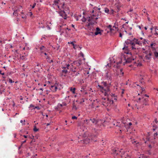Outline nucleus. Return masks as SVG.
<instances>
[{"mask_svg":"<svg viewBox=\"0 0 158 158\" xmlns=\"http://www.w3.org/2000/svg\"><path fill=\"white\" fill-rule=\"evenodd\" d=\"M101 85H98L99 89L100 91L105 96H108L110 93V88L111 86V84H107L106 81H103L101 82Z\"/></svg>","mask_w":158,"mask_h":158,"instance_id":"nucleus-1","label":"nucleus"},{"mask_svg":"<svg viewBox=\"0 0 158 158\" xmlns=\"http://www.w3.org/2000/svg\"><path fill=\"white\" fill-rule=\"evenodd\" d=\"M122 150V149H119L117 148H114L111 149V153L114 156L118 155L119 154L121 153L122 152L120 150Z\"/></svg>","mask_w":158,"mask_h":158,"instance_id":"nucleus-2","label":"nucleus"},{"mask_svg":"<svg viewBox=\"0 0 158 158\" xmlns=\"http://www.w3.org/2000/svg\"><path fill=\"white\" fill-rule=\"evenodd\" d=\"M144 53L146 54V55L145 56V58L146 59L149 60L151 58V56L152 55V53L150 50H146Z\"/></svg>","mask_w":158,"mask_h":158,"instance_id":"nucleus-3","label":"nucleus"},{"mask_svg":"<svg viewBox=\"0 0 158 158\" xmlns=\"http://www.w3.org/2000/svg\"><path fill=\"white\" fill-rule=\"evenodd\" d=\"M148 98H144V97H142L141 98V102H140L141 104H142V108L144 107V106H147L148 105Z\"/></svg>","mask_w":158,"mask_h":158,"instance_id":"nucleus-4","label":"nucleus"},{"mask_svg":"<svg viewBox=\"0 0 158 158\" xmlns=\"http://www.w3.org/2000/svg\"><path fill=\"white\" fill-rule=\"evenodd\" d=\"M125 43L127 45L131 44L132 45L131 48L132 49H136V48L135 47V44L132 40H127L126 41H125Z\"/></svg>","mask_w":158,"mask_h":158,"instance_id":"nucleus-5","label":"nucleus"},{"mask_svg":"<svg viewBox=\"0 0 158 158\" xmlns=\"http://www.w3.org/2000/svg\"><path fill=\"white\" fill-rule=\"evenodd\" d=\"M81 60L79 59L73 61L72 64V66H73V65H76L77 66V67H78L81 64Z\"/></svg>","mask_w":158,"mask_h":158,"instance_id":"nucleus-6","label":"nucleus"},{"mask_svg":"<svg viewBox=\"0 0 158 158\" xmlns=\"http://www.w3.org/2000/svg\"><path fill=\"white\" fill-rule=\"evenodd\" d=\"M59 13L60 15L64 19H67V15L65 13L64 10H61L60 11H59Z\"/></svg>","mask_w":158,"mask_h":158,"instance_id":"nucleus-7","label":"nucleus"},{"mask_svg":"<svg viewBox=\"0 0 158 158\" xmlns=\"http://www.w3.org/2000/svg\"><path fill=\"white\" fill-rule=\"evenodd\" d=\"M90 121H91L92 123L94 124H97L98 122V121L94 118H93V119L90 118L89 119L86 120V122L87 123H89Z\"/></svg>","mask_w":158,"mask_h":158,"instance_id":"nucleus-8","label":"nucleus"},{"mask_svg":"<svg viewBox=\"0 0 158 158\" xmlns=\"http://www.w3.org/2000/svg\"><path fill=\"white\" fill-rule=\"evenodd\" d=\"M97 136L94 135H91L89 137V139L90 140H91L92 142H96L97 141Z\"/></svg>","mask_w":158,"mask_h":158,"instance_id":"nucleus-9","label":"nucleus"},{"mask_svg":"<svg viewBox=\"0 0 158 158\" xmlns=\"http://www.w3.org/2000/svg\"><path fill=\"white\" fill-rule=\"evenodd\" d=\"M81 141L83 143L87 144L90 142V139L89 138H86L82 140H81Z\"/></svg>","mask_w":158,"mask_h":158,"instance_id":"nucleus-10","label":"nucleus"},{"mask_svg":"<svg viewBox=\"0 0 158 158\" xmlns=\"http://www.w3.org/2000/svg\"><path fill=\"white\" fill-rule=\"evenodd\" d=\"M57 89V86L56 85H51L50 87V89L53 92L56 91Z\"/></svg>","mask_w":158,"mask_h":158,"instance_id":"nucleus-11","label":"nucleus"},{"mask_svg":"<svg viewBox=\"0 0 158 158\" xmlns=\"http://www.w3.org/2000/svg\"><path fill=\"white\" fill-rule=\"evenodd\" d=\"M73 67L74 69H72V71L73 72V73H75L76 72L80 71V69L79 67H77L74 66H73Z\"/></svg>","mask_w":158,"mask_h":158,"instance_id":"nucleus-12","label":"nucleus"},{"mask_svg":"<svg viewBox=\"0 0 158 158\" xmlns=\"http://www.w3.org/2000/svg\"><path fill=\"white\" fill-rule=\"evenodd\" d=\"M101 31L100 29L98 27L96 28V31L94 33V35H96L99 34H101Z\"/></svg>","mask_w":158,"mask_h":158,"instance_id":"nucleus-13","label":"nucleus"},{"mask_svg":"<svg viewBox=\"0 0 158 158\" xmlns=\"http://www.w3.org/2000/svg\"><path fill=\"white\" fill-rule=\"evenodd\" d=\"M123 123L124 124L125 127L128 128H130V126L132 125V124L131 122H130L128 123H127L125 122H123Z\"/></svg>","mask_w":158,"mask_h":158,"instance_id":"nucleus-14","label":"nucleus"},{"mask_svg":"<svg viewBox=\"0 0 158 158\" xmlns=\"http://www.w3.org/2000/svg\"><path fill=\"white\" fill-rule=\"evenodd\" d=\"M125 152L124 151H122L121 153L119 154L118 155L121 158H127L124 156Z\"/></svg>","mask_w":158,"mask_h":158,"instance_id":"nucleus-15","label":"nucleus"},{"mask_svg":"<svg viewBox=\"0 0 158 158\" xmlns=\"http://www.w3.org/2000/svg\"><path fill=\"white\" fill-rule=\"evenodd\" d=\"M134 60V59L132 57H129L127 58L126 60V62L127 63H129L131 62L132 60Z\"/></svg>","mask_w":158,"mask_h":158,"instance_id":"nucleus-16","label":"nucleus"},{"mask_svg":"<svg viewBox=\"0 0 158 158\" xmlns=\"http://www.w3.org/2000/svg\"><path fill=\"white\" fill-rule=\"evenodd\" d=\"M154 139H154L152 140H150L149 139H148V140L147 141H145V143H146L148 142L151 143H152L153 144H154L155 143V139Z\"/></svg>","mask_w":158,"mask_h":158,"instance_id":"nucleus-17","label":"nucleus"},{"mask_svg":"<svg viewBox=\"0 0 158 158\" xmlns=\"http://www.w3.org/2000/svg\"><path fill=\"white\" fill-rule=\"evenodd\" d=\"M133 42L135 44H137L140 45L141 44V43L139 41H138L137 39L134 38L133 40Z\"/></svg>","mask_w":158,"mask_h":158,"instance_id":"nucleus-18","label":"nucleus"},{"mask_svg":"<svg viewBox=\"0 0 158 158\" xmlns=\"http://www.w3.org/2000/svg\"><path fill=\"white\" fill-rule=\"evenodd\" d=\"M59 108L63 107L64 106L67 105V104L65 102H63L62 104L59 103Z\"/></svg>","mask_w":158,"mask_h":158,"instance_id":"nucleus-19","label":"nucleus"},{"mask_svg":"<svg viewBox=\"0 0 158 158\" xmlns=\"http://www.w3.org/2000/svg\"><path fill=\"white\" fill-rule=\"evenodd\" d=\"M68 71L67 69H63V70L62 71V75H64V76H65V75L67 73Z\"/></svg>","mask_w":158,"mask_h":158,"instance_id":"nucleus-20","label":"nucleus"},{"mask_svg":"<svg viewBox=\"0 0 158 158\" xmlns=\"http://www.w3.org/2000/svg\"><path fill=\"white\" fill-rule=\"evenodd\" d=\"M70 44H72L73 45V48L75 49H76V48H78V47L79 46V45L75 44H74L73 41L70 42Z\"/></svg>","mask_w":158,"mask_h":158,"instance_id":"nucleus-21","label":"nucleus"},{"mask_svg":"<svg viewBox=\"0 0 158 158\" xmlns=\"http://www.w3.org/2000/svg\"><path fill=\"white\" fill-rule=\"evenodd\" d=\"M40 50L41 51V52L43 53L45 51L46 48L44 46H42L40 48Z\"/></svg>","mask_w":158,"mask_h":158,"instance_id":"nucleus-22","label":"nucleus"},{"mask_svg":"<svg viewBox=\"0 0 158 158\" xmlns=\"http://www.w3.org/2000/svg\"><path fill=\"white\" fill-rule=\"evenodd\" d=\"M76 89V88L75 87L73 88V87H70V91L73 94H75V90Z\"/></svg>","mask_w":158,"mask_h":158,"instance_id":"nucleus-23","label":"nucleus"},{"mask_svg":"<svg viewBox=\"0 0 158 158\" xmlns=\"http://www.w3.org/2000/svg\"><path fill=\"white\" fill-rule=\"evenodd\" d=\"M139 158H150L148 156L145 155L144 154H141L140 156L139 157Z\"/></svg>","mask_w":158,"mask_h":158,"instance_id":"nucleus-24","label":"nucleus"},{"mask_svg":"<svg viewBox=\"0 0 158 158\" xmlns=\"http://www.w3.org/2000/svg\"><path fill=\"white\" fill-rule=\"evenodd\" d=\"M59 1V0H55L54 1V3L55 5H57L58 6V7L59 9H60V6H59L58 5V2Z\"/></svg>","mask_w":158,"mask_h":158,"instance_id":"nucleus-25","label":"nucleus"},{"mask_svg":"<svg viewBox=\"0 0 158 158\" xmlns=\"http://www.w3.org/2000/svg\"><path fill=\"white\" fill-rule=\"evenodd\" d=\"M63 29H64V31L65 32L68 34V32L67 31V30H68V31H70L71 29L70 28H69L68 27H64L63 28Z\"/></svg>","mask_w":158,"mask_h":158,"instance_id":"nucleus-26","label":"nucleus"},{"mask_svg":"<svg viewBox=\"0 0 158 158\" xmlns=\"http://www.w3.org/2000/svg\"><path fill=\"white\" fill-rule=\"evenodd\" d=\"M60 7L61 8L60 9H62L63 10H65V4L64 3H63V4L61 5V6H60Z\"/></svg>","mask_w":158,"mask_h":158,"instance_id":"nucleus-27","label":"nucleus"},{"mask_svg":"<svg viewBox=\"0 0 158 158\" xmlns=\"http://www.w3.org/2000/svg\"><path fill=\"white\" fill-rule=\"evenodd\" d=\"M155 57L158 59V52L155 51L154 52Z\"/></svg>","mask_w":158,"mask_h":158,"instance_id":"nucleus-28","label":"nucleus"},{"mask_svg":"<svg viewBox=\"0 0 158 158\" xmlns=\"http://www.w3.org/2000/svg\"><path fill=\"white\" fill-rule=\"evenodd\" d=\"M79 72H80V71H78L77 72H76L75 73H73V76H77L78 74H79Z\"/></svg>","mask_w":158,"mask_h":158,"instance_id":"nucleus-29","label":"nucleus"},{"mask_svg":"<svg viewBox=\"0 0 158 158\" xmlns=\"http://www.w3.org/2000/svg\"><path fill=\"white\" fill-rule=\"evenodd\" d=\"M110 30L112 33H113L116 32V31H117L116 30H116H115L113 28H110Z\"/></svg>","mask_w":158,"mask_h":158,"instance_id":"nucleus-30","label":"nucleus"},{"mask_svg":"<svg viewBox=\"0 0 158 158\" xmlns=\"http://www.w3.org/2000/svg\"><path fill=\"white\" fill-rule=\"evenodd\" d=\"M106 77L107 80H111V77L110 76H109L108 73H106Z\"/></svg>","mask_w":158,"mask_h":158,"instance_id":"nucleus-31","label":"nucleus"},{"mask_svg":"<svg viewBox=\"0 0 158 158\" xmlns=\"http://www.w3.org/2000/svg\"><path fill=\"white\" fill-rule=\"evenodd\" d=\"M105 12L106 13L109 14V10L106 7L105 8Z\"/></svg>","mask_w":158,"mask_h":158,"instance_id":"nucleus-32","label":"nucleus"},{"mask_svg":"<svg viewBox=\"0 0 158 158\" xmlns=\"http://www.w3.org/2000/svg\"><path fill=\"white\" fill-rule=\"evenodd\" d=\"M30 107H33L34 108L33 109H40L38 106H36L35 107H34V106L33 105L31 104L30 105V107H29V108Z\"/></svg>","mask_w":158,"mask_h":158,"instance_id":"nucleus-33","label":"nucleus"},{"mask_svg":"<svg viewBox=\"0 0 158 158\" xmlns=\"http://www.w3.org/2000/svg\"><path fill=\"white\" fill-rule=\"evenodd\" d=\"M114 25H115L113 26V27L114 28L116 29V30L118 31L119 30L118 28V25H117V26H116V23H115Z\"/></svg>","mask_w":158,"mask_h":158,"instance_id":"nucleus-34","label":"nucleus"},{"mask_svg":"<svg viewBox=\"0 0 158 158\" xmlns=\"http://www.w3.org/2000/svg\"><path fill=\"white\" fill-rule=\"evenodd\" d=\"M33 131L34 132H36L39 131V129L37 128L35 126L33 129Z\"/></svg>","mask_w":158,"mask_h":158,"instance_id":"nucleus-35","label":"nucleus"},{"mask_svg":"<svg viewBox=\"0 0 158 158\" xmlns=\"http://www.w3.org/2000/svg\"><path fill=\"white\" fill-rule=\"evenodd\" d=\"M60 47V46L59 45H58V44H57V45L56 47V48H54L56 49V50H58L59 49Z\"/></svg>","mask_w":158,"mask_h":158,"instance_id":"nucleus-36","label":"nucleus"},{"mask_svg":"<svg viewBox=\"0 0 158 158\" xmlns=\"http://www.w3.org/2000/svg\"><path fill=\"white\" fill-rule=\"evenodd\" d=\"M124 53L127 54H129L131 56L132 55V53L131 52H130L129 53V51H127V50Z\"/></svg>","mask_w":158,"mask_h":158,"instance_id":"nucleus-37","label":"nucleus"},{"mask_svg":"<svg viewBox=\"0 0 158 158\" xmlns=\"http://www.w3.org/2000/svg\"><path fill=\"white\" fill-rule=\"evenodd\" d=\"M17 10H16L14 11L13 13V14L14 15H15V16H16V15H17Z\"/></svg>","mask_w":158,"mask_h":158,"instance_id":"nucleus-38","label":"nucleus"},{"mask_svg":"<svg viewBox=\"0 0 158 158\" xmlns=\"http://www.w3.org/2000/svg\"><path fill=\"white\" fill-rule=\"evenodd\" d=\"M39 24L40 25V28H44V26L42 24V23H39Z\"/></svg>","mask_w":158,"mask_h":158,"instance_id":"nucleus-39","label":"nucleus"},{"mask_svg":"<svg viewBox=\"0 0 158 158\" xmlns=\"http://www.w3.org/2000/svg\"><path fill=\"white\" fill-rule=\"evenodd\" d=\"M25 120H21L20 121V123H22V124H23V125H25Z\"/></svg>","mask_w":158,"mask_h":158,"instance_id":"nucleus-40","label":"nucleus"},{"mask_svg":"<svg viewBox=\"0 0 158 158\" xmlns=\"http://www.w3.org/2000/svg\"><path fill=\"white\" fill-rule=\"evenodd\" d=\"M11 104V105H12L13 107H15V103L14 102V101H12L10 103V104Z\"/></svg>","mask_w":158,"mask_h":158,"instance_id":"nucleus-41","label":"nucleus"},{"mask_svg":"<svg viewBox=\"0 0 158 158\" xmlns=\"http://www.w3.org/2000/svg\"><path fill=\"white\" fill-rule=\"evenodd\" d=\"M145 83L143 81H140V84H139L140 85H144Z\"/></svg>","mask_w":158,"mask_h":158,"instance_id":"nucleus-42","label":"nucleus"},{"mask_svg":"<svg viewBox=\"0 0 158 158\" xmlns=\"http://www.w3.org/2000/svg\"><path fill=\"white\" fill-rule=\"evenodd\" d=\"M120 72L121 73H122V76H123V74H124V73H123V69H120Z\"/></svg>","mask_w":158,"mask_h":158,"instance_id":"nucleus-43","label":"nucleus"},{"mask_svg":"<svg viewBox=\"0 0 158 158\" xmlns=\"http://www.w3.org/2000/svg\"><path fill=\"white\" fill-rule=\"evenodd\" d=\"M156 44L154 43H152L151 44V45H150V47L151 48H152V47H153V45H154V46H156Z\"/></svg>","mask_w":158,"mask_h":158,"instance_id":"nucleus-44","label":"nucleus"},{"mask_svg":"<svg viewBox=\"0 0 158 158\" xmlns=\"http://www.w3.org/2000/svg\"><path fill=\"white\" fill-rule=\"evenodd\" d=\"M79 55L81 56L82 57H84V55L83 53L82 52H80V53H79Z\"/></svg>","mask_w":158,"mask_h":158,"instance_id":"nucleus-45","label":"nucleus"},{"mask_svg":"<svg viewBox=\"0 0 158 158\" xmlns=\"http://www.w3.org/2000/svg\"><path fill=\"white\" fill-rule=\"evenodd\" d=\"M62 68L63 69H67V68L66 67V64L64 66H62Z\"/></svg>","mask_w":158,"mask_h":158,"instance_id":"nucleus-46","label":"nucleus"},{"mask_svg":"<svg viewBox=\"0 0 158 158\" xmlns=\"http://www.w3.org/2000/svg\"><path fill=\"white\" fill-rule=\"evenodd\" d=\"M66 67L67 68V69H69V66H70V65L69 64H66Z\"/></svg>","mask_w":158,"mask_h":158,"instance_id":"nucleus-47","label":"nucleus"},{"mask_svg":"<svg viewBox=\"0 0 158 158\" xmlns=\"http://www.w3.org/2000/svg\"><path fill=\"white\" fill-rule=\"evenodd\" d=\"M34 138V136H33L32 135L31 136H30V135H29V138L30 139H33Z\"/></svg>","mask_w":158,"mask_h":158,"instance_id":"nucleus-48","label":"nucleus"},{"mask_svg":"<svg viewBox=\"0 0 158 158\" xmlns=\"http://www.w3.org/2000/svg\"><path fill=\"white\" fill-rule=\"evenodd\" d=\"M77 117L75 116H72V118L73 119H77Z\"/></svg>","mask_w":158,"mask_h":158,"instance_id":"nucleus-49","label":"nucleus"},{"mask_svg":"<svg viewBox=\"0 0 158 158\" xmlns=\"http://www.w3.org/2000/svg\"><path fill=\"white\" fill-rule=\"evenodd\" d=\"M14 82V81H13L11 79H9V82H10V83H12Z\"/></svg>","mask_w":158,"mask_h":158,"instance_id":"nucleus-50","label":"nucleus"},{"mask_svg":"<svg viewBox=\"0 0 158 158\" xmlns=\"http://www.w3.org/2000/svg\"><path fill=\"white\" fill-rule=\"evenodd\" d=\"M36 3H34L33 4V5H32V8H34L35 7V5H36Z\"/></svg>","mask_w":158,"mask_h":158,"instance_id":"nucleus-51","label":"nucleus"},{"mask_svg":"<svg viewBox=\"0 0 158 158\" xmlns=\"http://www.w3.org/2000/svg\"><path fill=\"white\" fill-rule=\"evenodd\" d=\"M111 96L112 97H115V96L114 94H113L111 93Z\"/></svg>","mask_w":158,"mask_h":158,"instance_id":"nucleus-52","label":"nucleus"},{"mask_svg":"<svg viewBox=\"0 0 158 158\" xmlns=\"http://www.w3.org/2000/svg\"><path fill=\"white\" fill-rule=\"evenodd\" d=\"M141 102V98H139V99H138V102Z\"/></svg>","mask_w":158,"mask_h":158,"instance_id":"nucleus-53","label":"nucleus"},{"mask_svg":"<svg viewBox=\"0 0 158 158\" xmlns=\"http://www.w3.org/2000/svg\"><path fill=\"white\" fill-rule=\"evenodd\" d=\"M23 136L25 138H29V135H23Z\"/></svg>","mask_w":158,"mask_h":158,"instance_id":"nucleus-54","label":"nucleus"},{"mask_svg":"<svg viewBox=\"0 0 158 158\" xmlns=\"http://www.w3.org/2000/svg\"><path fill=\"white\" fill-rule=\"evenodd\" d=\"M148 146L150 148H152V145L151 144H149L148 145Z\"/></svg>","mask_w":158,"mask_h":158,"instance_id":"nucleus-55","label":"nucleus"},{"mask_svg":"<svg viewBox=\"0 0 158 158\" xmlns=\"http://www.w3.org/2000/svg\"><path fill=\"white\" fill-rule=\"evenodd\" d=\"M22 18L23 19H25L26 18V15H23L22 16Z\"/></svg>","mask_w":158,"mask_h":158,"instance_id":"nucleus-56","label":"nucleus"},{"mask_svg":"<svg viewBox=\"0 0 158 158\" xmlns=\"http://www.w3.org/2000/svg\"><path fill=\"white\" fill-rule=\"evenodd\" d=\"M111 27H112V26L111 25H109L108 27V28H109L110 29V28H111Z\"/></svg>","mask_w":158,"mask_h":158,"instance_id":"nucleus-57","label":"nucleus"},{"mask_svg":"<svg viewBox=\"0 0 158 158\" xmlns=\"http://www.w3.org/2000/svg\"><path fill=\"white\" fill-rule=\"evenodd\" d=\"M151 48L152 49V51H155L156 50V48L155 47H152Z\"/></svg>","mask_w":158,"mask_h":158,"instance_id":"nucleus-58","label":"nucleus"},{"mask_svg":"<svg viewBox=\"0 0 158 158\" xmlns=\"http://www.w3.org/2000/svg\"><path fill=\"white\" fill-rule=\"evenodd\" d=\"M0 74L2 75H4V73H2V71L1 70H0Z\"/></svg>","mask_w":158,"mask_h":158,"instance_id":"nucleus-59","label":"nucleus"},{"mask_svg":"<svg viewBox=\"0 0 158 158\" xmlns=\"http://www.w3.org/2000/svg\"><path fill=\"white\" fill-rule=\"evenodd\" d=\"M128 48L127 46H126V45H125L124 47H123V50H124L125 48Z\"/></svg>","mask_w":158,"mask_h":158,"instance_id":"nucleus-60","label":"nucleus"},{"mask_svg":"<svg viewBox=\"0 0 158 158\" xmlns=\"http://www.w3.org/2000/svg\"><path fill=\"white\" fill-rule=\"evenodd\" d=\"M119 37H122V34L120 32L119 33Z\"/></svg>","mask_w":158,"mask_h":158,"instance_id":"nucleus-61","label":"nucleus"},{"mask_svg":"<svg viewBox=\"0 0 158 158\" xmlns=\"http://www.w3.org/2000/svg\"><path fill=\"white\" fill-rule=\"evenodd\" d=\"M88 21L89 22H90L91 21V19L90 17H89V19H88Z\"/></svg>","mask_w":158,"mask_h":158,"instance_id":"nucleus-62","label":"nucleus"},{"mask_svg":"<svg viewBox=\"0 0 158 158\" xmlns=\"http://www.w3.org/2000/svg\"><path fill=\"white\" fill-rule=\"evenodd\" d=\"M154 121L156 123H157V118H156L154 120Z\"/></svg>","mask_w":158,"mask_h":158,"instance_id":"nucleus-63","label":"nucleus"},{"mask_svg":"<svg viewBox=\"0 0 158 158\" xmlns=\"http://www.w3.org/2000/svg\"><path fill=\"white\" fill-rule=\"evenodd\" d=\"M37 156V154H36L34 156H33V158H37V157H36V156Z\"/></svg>","mask_w":158,"mask_h":158,"instance_id":"nucleus-64","label":"nucleus"}]
</instances>
